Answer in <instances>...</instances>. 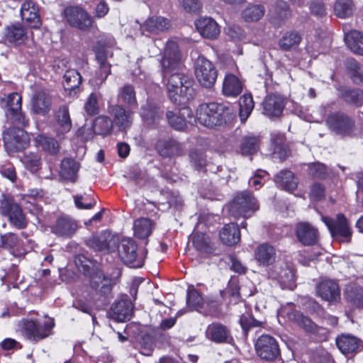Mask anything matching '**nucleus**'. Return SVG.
Returning a JSON list of instances; mask_svg holds the SVG:
<instances>
[{
  "label": "nucleus",
  "instance_id": "1",
  "mask_svg": "<svg viewBox=\"0 0 363 363\" xmlns=\"http://www.w3.org/2000/svg\"><path fill=\"white\" fill-rule=\"evenodd\" d=\"M163 82L170 99L183 104L194 96L192 81L182 72L184 65L176 42L169 40L160 62Z\"/></svg>",
  "mask_w": 363,
  "mask_h": 363
},
{
  "label": "nucleus",
  "instance_id": "2",
  "mask_svg": "<svg viewBox=\"0 0 363 363\" xmlns=\"http://www.w3.org/2000/svg\"><path fill=\"white\" fill-rule=\"evenodd\" d=\"M229 109L223 104L211 102L200 104L196 109V120L205 127L213 128L226 122Z\"/></svg>",
  "mask_w": 363,
  "mask_h": 363
},
{
  "label": "nucleus",
  "instance_id": "3",
  "mask_svg": "<svg viewBox=\"0 0 363 363\" xmlns=\"http://www.w3.org/2000/svg\"><path fill=\"white\" fill-rule=\"evenodd\" d=\"M115 40L111 35H104L94 47L96 60L99 64V83L95 81L96 85L103 83L111 73L110 65L106 63V59L112 55L111 49L115 45Z\"/></svg>",
  "mask_w": 363,
  "mask_h": 363
},
{
  "label": "nucleus",
  "instance_id": "4",
  "mask_svg": "<svg viewBox=\"0 0 363 363\" xmlns=\"http://www.w3.org/2000/svg\"><path fill=\"white\" fill-rule=\"evenodd\" d=\"M258 208L256 199L247 191L239 193L228 205L230 213L235 218H249Z\"/></svg>",
  "mask_w": 363,
  "mask_h": 363
},
{
  "label": "nucleus",
  "instance_id": "5",
  "mask_svg": "<svg viewBox=\"0 0 363 363\" xmlns=\"http://www.w3.org/2000/svg\"><path fill=\"white\" fill-rule=\"evenodd\" d=\"M54 326V319L45 316L36 320H27L24 323L23 328L26 336L30 340L37 341L50 335Z\"/></svg>",
  "mask_w": 363,
  "mask_h": 363
},
{
  "label": "nucleus",
  "instance_id": "6",
  "mask_svg": "<svg viewBox=\"0 0 363 363\" xmlns=\"http://www.w3.org/2000/svg\"><path fill=\"white\" fill-rule=\"evenodd\" d=\"M7 128L3 133V140L6 149L9 152L21 151L26 148L30 143V137L22 128L16 125Z\"/></svg>",
  "mask_w": 363,
  "mask_h": 363
},
{
  "label": "nucleus",
  "instance_id": "7",
  "mask_svg": "<svg viewBox=\"0 0 363 363\" xmlns=\"http://www.w3.org/2000/svg\"><path fill=\"white\" fill-rule=\"evenodd\" d=\"M321 219L328 227L334 239L339 242H347L350 240L352 230L347 219L343 214H337L335 220L326 216H322Z\"/></svg>",
  "mask_w": 363,
  "mask_h": 363
},
{
  "label": "nucleus",
  "instance_id": "8",
  "mask_svg": "<svg viewBox=\"0 0 363 363\" xmlns=\"http://www.w3.org/2000/svg\"><path fill=\"white\" fill-rule=\"evenodd\" d=\"M64 17L72 27L85 30L93 26L92 17L79 6H67L64 10Z\"/></svg>",
  "mask_w": 363,
  "mask_h": 363
},
{
  "label": "nucleus",
  "instance_id": "9",
  "mask_svg": "<svg viewBox=\"0 0 363 363\" xmlns=\"http://www.w3.org/2000/svg\"><path fill=\"white\" fill-rule=\"evenodd\" d=\"M195 75L201 86L210 88L216 82L217 71L209 60L199 57L195 64Z\"/></svg>",
  "mask_w": 363,
  "mask_h": 363
},
{
  "label": "nucleus",
  "instance_id": "10",
  "mask_svg": "<svg viewBox=\"0 0 363 363\" xmlns=\"http://www.w3.org/2000/svg\"><path fill=\"white\" fill-rule=\"evenodd\" d=\"M22 98L18 93L9 94L6 99V113L13 125L27 126L28 119L21 112Z\"/></svg>",
  "mask_w": 363,
  "mask_h": 363
},
{
  "label": "nucleus",
  "instance_id": "11",
  "mask_svg": "<svg viewBox=\"0 0 363 363\" xmlns=\"http://www.w3.org/2000/svg\"><path fill=\"white\" fill-rule=\"evenodd\" d=\"M0 213L7 216L15 227L21 229L26 226L25 216L20 206L4 196L0 201Z\"/></svg>",
  "mask_w": 363,
  "mask_h": 363
},
{
  "label": "nucleus",
  "instance_id": "12",
  "mask_svg": "<svg viewBox=\"0 0 363 363\" xmlns=\"http://www.w3.org/2000/svg\"><path fill=\"white\" fill-rule=\"evenodd\" d=\"M118 255L124 263L130 267L139 268L143 265V259L137 253V245L131 238H124L118 246Z\"/></svg>",
  "mask_w": 363,
  "mask_h": 363
},
{
  "label": "nucleus",
  "instance_id": "13",
  "mask_svg": "<svg viewBox=\"0 0 363 363\" xmlns=\"http://www.w3.org/2000/svg\"><path fill=\"white\" fill-rule=\"evenodd\" d=\"M328 127L339 135H348L353 129L354 122L347 115L337 112L329 115L326 119Z\"/></svg>",
  "mask_w": 363,
  "mask_h": 363
},
{
  "label": "nucleus",
  "instance_id": "14",
  "mask_svg": "<svg viewBox=\"0 0 363 363\" xmlns=\"http://www.w3.org/2000/svg\"><path fill=\"white\" fill-rule=\"evenodd\" d=\"M108 113L112 117L113 125L119 130L124 131L129 128L134 118V113L130 110L125 109L119 105H112L108 107Z\"/></svg>",
  "mask_w": 363,
  "mask_h": 363
},
{
  "label": "nucleus",
  "instance_id": "15",
  "mask_svg": "<svg viewBox=\"0 0 363 363\" xmlns=\"http://www.w3.org/2000/svg\"><path fill=\"white\" fill-rule=\"evenodd\" d=\"M267 274L269 279L277 280L282 289H293L295 286L294 270L286 264L274 266Z\"/></svg>",
  "mask_w": 363,
  "mask_h": 363
},
{
  "label": "nucleus",
  "instance_id": "16",
  "mask_svg": "<svg viewBox=\"0 0 363 363\" xmlns=\"http://www.w3.org/2000/svg\"><path fill=\"white\" fill-rule=\"evenodd\" d=\"M257 354L267 360L274 359L279 354V346L276 340L268 335H261L255 343Z\"/></svg>",
  "mask_w": 363,
  "mask_h": 363
},
{
  "label": "nucleus",
  "instance_id": "17",
  "mask_svg": "<svg viewBox=\"0 0 363 363\" xmlns=\"http://www.w3.org/2000/svg\"><path fill=\"white\" fill-rule=\"evenodd\" d=\"M316 293L322 299L330 303H336L340 300V289L333 280H324L316 286Z\"/></svg>",
  "mask_w": 363,
  "mask_h": 363
},
{
  "label": "nucleus",
  "instance_id": "18",
  "mask_svg": "<svg viewBox=\"0 0 363 363\" xmlns=\"http://www.w3.org/2000/svg\"><path fill=\"white\" fill-rule=\"evenodd\" d=\"M55 123L54 130L56 136L60 138H64L65 135L68 133L72 128V120L69 116V109L66 106L60 107L56 112Z\"/></svg>",
  "mask_w": 363,
  "mask_h": 363
},
{
  "label": "nucleus",
  "instance_id": "19",
  "mask_svg": "<svg viewBox=\"0 0 363 363\" xmlns=\"http://www.w3.org/2000/svg\"><path fill=\"white\" fill-rule=\"evenodd\" d=\"M21 16L29 27L38 28L41 26V20L38 6L32 1H26L21 6Z\"/></svg>",
  "mask_w": 363,
  "mask_h": 363
},
{
  "label": "nucleus",
  "instance_id": "20",
  "mask_svg": "<svg viewBox=\"0 0 363 363\" xmlns=\"http://www.w3.org/2000/svg\"><path fill=\"white\" fill-rule=\"evenodd\" d=\"M166 117L169 125L176 130H184L187 123H191L192 119V112L189 107H183L178 113L167 111Z\"/></svg>",
  "mask_w": 363,
  "mask_h": 363
},
{
  "label": "nucleus",
  "instance_id": "21",
  "mask_svg": "<svg viewBox=\"0 0 363 363\" xmlns=\"http://www.w3.org/2000/svg\"><path fill=\"white\" fill-rule=\"evenodd\" d=\"M254 257L259 266L268 267L275 262L276 250L268 243H262L255 250Z\"/></svg>",
  "mask_w": 363,
  "mask_h": 363
},
{
  "label": "nucleus",
  "instance_id": "22",
  "mask_svg": "<svg viewBox=\"0 0 363 363\" xmlns=\"http://www.w3.org/2000/svg\"><path fill=\"white\" fill-rule=\"evenodd\" d=\"M186 303L191 310H195L204 315L211 313V306L214 304L205 301L199 291L194 289L188 291Z\"/></svg>",
  "mask_w": 363,
  "mask_h": 363
},
{
  "label": "nucleus",
  "instance_id": "23",
  "mask_svg": "<svg viewBox=\"0 0 363 363\" xmlns=\"http://www.w3.org/2000/svg\"><path fill=\"white\" fill-rule=\"evenodd\" d=\"M51 108V98L43 89L35 91L31 99L32 111L37 114L45 116Z\"/></svg>",
  "mask_w": 363,
  "mask_h": 363
},
{
  "label": "nucleus",
  "instance_id": "24",
  "mask_svg": "<svg viewBox=\"0 0 363 363\" xmlns=\"http://www.w3.org/2000/svg\"><path fill=\"white\" fill-rule=\"evenodd\" d=\"M195 26L198 32L206 38H216L220 33L218 23L210 17L199 18L195 21Z\"/></svg>",
  "mask_w": 363,
  "mask_h": 363
},
{
  "label": "nucleus",
  "instance_id": "25",
  "mask_svg": "<svg viewBox=\"0 0 363 363\" xmlns=\"http://www.w3.org/2000/svg\"><path fill=\"white\" fill-rule=\"evenodd\" d=\"M118 239L109 233H104L88 240V245L98 251H112L116 247Z\"/></svg>",
  "mask_w": 363,
  "mask_h": 363
},
{
  "label": "nucleus",
  "instance_id": "26",
  "mask_svg": "<svg viewBox=\"0 0 363 363\" xmlns=\"http://www.w3.org/2000/svg\"><path fill=\"white\" fill-rule=\"evenodd\" d=\"M169 27V19L160 16H154L148 18L141 28L143 31H147L150 34H159L167 30Z\"/></svg>",
  "mask_w": 363,
  "mask_h": 363
},
{
  "label": "nucleus",
  "instance_id": "27",
  "mask_svg": "<svg viewBox=\"0 0 363 363\" xmlns=\"http://www.w3.org/2000/svg\"><path fill=\"white\" fill-rule=\"evenodd\" d=\"M4 38L6 43L18 45L26 41L27 33L25 28L20 23H15L5 29Z\"/></svg>",
  "mask_w": 363,
  "mask_h": 363
},
{
  "label": "nucleus",
  "instance_id": "28",
  "mask_svg": "<svg viewBox=\"0 0 363 363\" xmlns=\"http://www.w3.org/2000/svg\"><path fill=\"white\" fill-rule=\"evenodd\" d=\"M206 337L216 343L230 342L232 337L228 329L222 324L212 323L206 331Z\"/></svg>",
  "mask_w": 363,
  "mask_h": 363
},
{
  "label": "nucleus",
  "instance_id": "29",
  "mask_svg": "<svg viewBox=\"0 0 363 363\" xmlns=\"http://www.w3.org/2000/svg\"><path fill=\"white\" fill-rule=\"evenodd\" d=\"M132 313V303L128 301L121 300L112 306L110 316L118 322H125L130 319Z\"/></svg>",
  "mask_w": 363,
  "mask_h": 363
},
{
  "label": "nucleus",
  "instance_id": "30",
  "mask_svg": "<svg viewBox=\"0 0 363 363\" xmlns=\"http://www.w3.org/2000/svg\"><path fill=\"white\" fill-rule=\"evenodd\" d=\"M284 107V99L278 95L268 96L263 102L264 113L270 118L279 116Z\"/></svg>",
  "mask_w": 363,
  "mask_h": 363
},
{
  "label": "nucleus",
  "instance_id": "31",
  "mask_svg": "<svg viewBox=\"0 0 363 363\" xmlns=\"http://www.w3.org/2000/svg\"><path fill=\"white\" fill-rule=\"evenodd\" d=\"M156 149L162 157L179 155L182 152L180 143L173 139H160L156 143Z\"/></svg>",
  "mask_w": 363,
  "mask_h": 363
},
{
  "label": "nucleus",
  "instance_id": "32",
  "mask_svg": "<svg viewBox=\"0 0 363 363\" xmlns=\"http://www.w3.org/2000/svg\"><path fill=\"white\" fill-rule=\"evenodd\" d=\"M296 232L298 240L305 245H313L317 241V230L307 223H298Z\"/></svg>",
  "mask_w": 363,
  "mask_h": 363
},
{
  "label": "nucleus",
  "instance_id": "33",
  "mask_svg": "<svg viewBox=\"0 0 363 363\" xmlns=\"http://www.w3.org/2000/svg\"><path fill=\"white\" fill-rule=\"evenodd\" d=\"M140 114L144 123L147 125H153L162 118V111L155 104L147 101L141 107Z\"/></svg>",
  "mask_w": 363,
  "mask_h": 363
},
{
  "label": "nucleus",
  "instance_id": "34",
  "mask_svg": "<svg viewBox=\"0 0 363 363\" xmlns=\"http://www.w3.org/2000/svg\"><path fill=\"white\" fill-rule=\"evenodd\" d=\"M336 344L344 354L355 352L362 345L356 337L350 335H342L337 337Z\"/></svg>",
  "mask_w": 363,
  "mask_h": 363
},
{
  "label": "nucleus",
  "instance_id": "35",
  "mask_svg": "<svg viewBox=\"0 0 363 363\" xmlns=\"http://www.w3.org/2000/svg\"><path fill=\"white\" fill-rule=\"evenodd\" d=\"M242 90V85L240 79L232 74L225 75L223 83V93L229 97L238 96Z\"/></svg>",
  "mask_w": 363,
  "mask_h": 363
},
{
  "label": "nucleus",
  "instance_id": "36",
  "mask_svg": "<svg viewBox=\"0 0 363 363\" xmlns=\"http://www.w3.org/2000/svg\"><path fill=\"white\" fill-rule=\"evenodd\" d=\"M345 42L354 53L363 55V33L352 30L345 33Z\"/></svg>",
  "mask_w": 363,
  "mask_h": 363
},
{
  "label": "nucleus",
  "instance_id": "37",
  "mask_svg": "<svg viewBox=\"0 0 363 363\" xmlns=\"http://www.w3.org/2000/svg\"><path fill=\"white\" fill-rule=\"evenodd\" d=\"M220 238L226 245L237 244L240 240V233L237 224L229 223L225 225L220 232Z\"/></svg>",
  "mask_w": 363,
  "mask_h": 363
},
{
  "label": "nucleus",
  "instance_id": "38",
  "mask_svg": "<svg viewBox=\"0 0 363 363\" xmlns=\"http://www.w3.org/2000/svg\"><path fill=\"white\" fill-rule=\"evenodd\" d=\"M77 229V224L69 218H60L52 228V232L59 235L69 237L73 235Z\"/></svg>",
  "mask_w": 363,
  "mask_h": 363
},
{
  "label": "nucleus",
  "instance_id": "39",
  "mask_svg": "<svg viewBox=\"0 0 363 363\" xmlns=\"http://www.w3.org/2000/svg\"><path fill=\"white\" fill-rule=\"evenodd\" d=\"M79 169V164L74 160L65 158L61 162L60 175L65 180L74 182Z\"/></svg>",
  "mask_w": 363,
  "mask_h": 363
},
{
  "label": "nucleus",
  "instance_id": "40",
  "mask_svg": "<svg viewBox=\"0 0 363 363\" xmlns=\"http://www.w3.org/2000/svg\"><path fill=\"white\" fill-rule=\"evenodd\" d=\"M276 184L286 191H293L296 189L298 181L294 174L289 170H282L274 178Z\"/></svg>",
  "mask_w": 363,
  "mask_h": 363
},
{
  "label": "nucleus",
  "instance_id": "41",
  "mask_svg": "<svg viewBox=\"0 0 363 363\" xmlns=\"http://www.w3.org/2000/svg\"><path fill=\"white\" fill-rule=\"evenodd\" d=\"M113 126V122L109 117L101 115L95 118L93 130L97 135H106L111 132Z\"/></svg>",
  "mask_w": 363,
  "mask_h": 363
},
{
  "label": "nucleus",
  "instance_id": "42",
  "mask_svg": "<svg viewBox=\"0 0 363 363\" xmlns=\"http://www.w3.org/2000/svg\"><path fill=\"white\" fill-rule=\"evenodd\" d=\"M34 141L37 147H41L43 150L51 155H55L59 151V145L52 138L46 137L43 135H38Z\"/></svg>",
  "mask_w": 363,
  "mask_h": 363
},
{
  "label": "nucleus",
  "instance_id": "43",
  "mask_svg": "<svg viewBox=\"0 0 363 363\" xmlns=\"http://www.w3.org/2000/svg\"><path fill=\"white\" fill-rule=\"evenodd\" d=\"M239 116L242 123L245 122L251 114L254 106V101L250 94H244L239 99Z\"/></svg>",
  "mask_w": 363,
  "mask_h": 363
},
{
  "label": "nucleus",
  "instance_id": "44",
  "mask_svg": "<svg viewBox=\"0 0 363 363\" xmlns=\"http://www.w3.org/2000/svg\"><path fill=\"white\" fill-rule=\"evenodd\" d=\"M152 222L148 218H139L134 223V233L139 238H146L152 233L153 228Z\"/></svg>",
  "mask_w": 363,
  "mask_h": 363
},
{
  "label": "nucleus",
  "instance_id": "45",
  "mask_svg": "<svg viewBox=\"0 0 363 363\" xmlns=\"http://www.w3.org/2000/svg\"><path fill=\"white\" fill-rule=\"evenodd\" d=\"M354 11L352 0H337L334 6L335 14L341 18L351 16Z\"/></svg>",
  "mask_w": 363,
  "mask_h": 363
},
{
  "label": "nucleus",
  "instance_id": "46",
  "mask_svg": "<svg viewBox=\"0 0 363 363\" xmlns=\"http://www.w3.org/2000/svg\"><path fill=\"white\" fill-rule=\"evenodd\" d=\"M91 284L93 288L99 289L102 294H106L111 291L112 279L99 272L91 277Z\"/></svg>",
  "mask_w": 363,
  "mask_h": 363
},
{
  "label": "nucleus",
  "instance_id": "47",
  "mask_svg": "<svg viewBox=\"0 0 363 363\" xmlns=\"http://www.w3.org/2000/svg\"><path fill=\"white\" fill-rule=\"evenodd\" d=\"M264 8L261 5H249L242 12V18L247 22L259 21L264 14Z\"/></svg>",
  "mask_w": 363,
  "mask_h": 363
},
{
  "label": "nucleus",
  "instance_id": "48",
  "mask_svg": "<svg viewBox=\"0 0 363 363\" xmlns=\"http://www.w3.org/2000/svg\"><path fill=\"white\" fill-rule=\"evenodd\" d=\"M81 82L82 77L76 69H68L65 73L63 86L65 90H74L79 87Z\"/></svg>",
  "mask_w": 363,
  "mask_h": 363
},
{
  "label": "nucleus",
  "instance_id": "49",
  "mask_svg": "<svg viewBox=\"0 0 363 363\" xmlns=\"http://www.w3.org/2000/svg\"><path fill=\"white\" fill-rule=\"evenodd\" d=\"M259 149V139L255 136H245L240 143V152L242 155H252Z\"/></svg>",
  "mask_w": 363,
  "mask_h": 363
},
{
  "label": "nucleus",
  "instance_id": "50",
  "mask_svg": "<svg viewBox=\"0 0 363 363\" xmlns=\"http://www.w3.org/2000/svg\"><path fill=\"white\" fill-rule=\"evenodd\" d=\"M301 40L298 33L290 32L286 33L279 40V46L282 50H289L296 48Z\"/></svg>",
  "mask_w": 363,
  "mask_h": 363
},
{
  "label": "nucleus",
  "instance_id": "51",
  "mask_svg": "<svg viewBox=\"0 0 363 363\" xmlns=\"http://www.w3.org/2000/svg\"><path fill=\"white\" fill-rule=\"evenodd\" d=\"M1 245L11 250L20 251L23 248V241L13 233H6L1 237Z\"/></svg>",
  "mask_w": 363,
  "mask_h": 363
},
{
  "label": "nucleus",
  "instance_id": "52",
  "mask_svg": "<svg viewBox=\"0 0 363 363\" xmlns=\"http://www.w3.org/2000/svg\"><path fill=\"white\" fill-rule=\"evenodd\" d=\"M289 319L295 321L299 326L302 327L306 331L313 332L316 328L315 324L313 323L311 319L298 312H294L289 314Z\"/></svg>",
  "mask_w": 363,
  "mask_h": 363
},
{
  "label": "nucleus",
  "instance_id": "53",
  "mask_svg": "<svg viewBox=\"0 0 363 363\" xmlns=\"http://www.w3.org/2000/svg\"><path fill=\"white\" fill-rule=\"evenodd\" d=\"M100 96L95 93H91L86 99L84 109L86 113L89 116L96 115L99 112V103Z\"/></svg>",
  "mask_w": 363,
  "mask_h": 363
},
{
  "label": "nucleus",
  "instance_id": "54",
  "mask_svg": "<svg viewBox=\"0 0 363 363\" xmlns=\"http://www.w3.org/2000/svg\"><path fill=\"white\" fill-rule=\"evenodd\" d=\"M347 299L357 305L358 307L363 308V289L361 287H348L345 291Z\"/></svg>",
  "mask_w": 363,
  "mask_h": 363
},
{
  "label": "nucleus",
  "instance_id": "55",
  "mask_svg": "<svg viewBox=\"0 0 363 363\" xmlns=\"http://www.w3.org/2000/svg\"><path fill=\"white\" fill-rule=\"evenodd\" d=\"M119 97L129 106H137L135 92L134 88L130 85H125L121 89Z\"/></svg>",
  "mask_w": 363,
  "mask_h": 363
},
{
  "label": "nucleus",
  "instance_id": "56",
  "mask_svg": "<svg viewBox=\"0 0 363 363\" xmlns=\"http://www.w3.org/2000/svg\"><path fill=\"white\" fill-rule=\"evenodd\" d=\"M347 68L350 71L353 82L356 84H363V69L354 60H348Z\"/></svg>",
  "mask_w": 363,
  "mask_h": 363
},
{
  "label": "nucleus",
  "instance_id": "57",
  "mask_svg": "<svg viewBox=\"0 0 363 363\" xmlns=\"http://www.w3.org/2000/svg\"><path fill=\"white\" fill-rule=\"evenodd\" d=\"M76 206L80 209H91L95 205V201L87 194L76 195L74 196Z\"/></svg>",
  "mask_w": 363,
  "mask_h": 363
},
{
  "label": "nucleus",
  "instance_id": "58",
  "mask_svg": "<svg viewBox=\"0 0 363 363\" xmlns=\"http://www.w3.org/2000/svg\"><path fill=\"white\" fill-rule=\"evenodd\" d=\"M23 162L25 167L33 173L37 172L40 166V157L35 154L26 155L23 159Z\"/></svg>",
  "mask_w": 363,
  "mask_h": 363
},
{
  "label": "nucleus",
  "instance_id": "59",
  "mask_svg": "<svg viewBox=\"0 0 363 363\" xmlns=\"http://www.w3.org/2000/svg\"><path fill=\"white\" fill-rule=\"evenodd\" d=\"M308 173L314 178L323 179L327 175L326 167L320 162L311 163L308 165Z\"/></svg>",
  "mask_w": 363,
  "mask_h": 363
},
{
  "label": "nucleus",
  "instance_id": "60",
  "mask_svg": "<svg viewBox=\"0 0 363 363\" xmlns=\"http://www.w3.org/2000/svg\"><path fill=\"white\" fill-rule=\"evenodd\" d=\"M193 244L199 251L207 252L208 248V239L202 233H196L193 236Z\"/></svg>",
  "mask_w": 363,
  "mask_h": 363
},
{
  "label": "nucleus",
  "instance_id": "61",
  "mask_svg": "<svg viewBox=\"0 0 363 363\" xmlns=\"http://www.w3.org/2000/svg\"><path fill=\"white\" fill-rule=\"evenodd\" d=\"M179 4L186 11L190 13H196L201 8V4L199 0H179Z\"/></svg>",
  "mask_w": 363,
  "mask_h": 363
},
{
  "label": "nucleus",
  "instance_id": "62",
  "mask_svg": "<svg viewBox=\"0 0 363 363\" xmlns=\"http://www.w3.org/2000/svg\"><path fill=\"white\" fill-rule=\"evenodd\" d=\"M346 96V100L351 101L357 106L363 104V91L360 89L350 90Z\"/></svg>",
  "mask_w": 363,
  "mask_h": 363
},
{
  "label": "nucleus",
  "instance_id": "63",
  "mask_svg": "<svg viewBox=\"0 0 363 363\" xmlns=\"http://www.w3.org/2000/svg\"><path fill=\"white\" fill-rule=\"evenodd\" d=\"M94 3L96 4L95 16L96 18H102L108 13L109 8L105 1L94 0Z\"/></svg>",
  "mask_w": 363,
  "mask_h": 363
},
{
  "label": "nucleus",
  "instance_id": "64",
  "mask_svg": "<svg viewBox=\"0 0 363 363\" xmlns=\"http://www.w3.org/2000/svg\"><path fill=\"white\" fill-rule=\"evenodd\" d=\"M0 173L4 177L8 179L12 182H14L16 179V173L14 167L10 164L1 166Z\"/></svg>",
  "mask_w": 363,
  "mask_h": 363
}]
</instances>
